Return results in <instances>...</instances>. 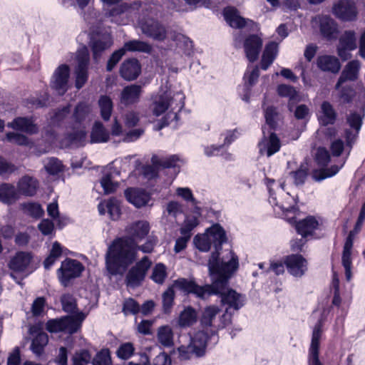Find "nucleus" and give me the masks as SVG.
Segmentation results:
<instances>
[{
  "instance_id": "nucleus-9",
  "label": "nucleus",
  "mask_w": 365,
  "mask_h": 365,
  "mask_svg": "<svg viewBox=\"0 0 365 365\" xmlns=\"http://www.w3.org/2000/svg\"><path fill=\"white\" fill-rule=\"evenodd\" d=\"M284 264L288 273L297 278H300L308 270V262L301 254L295 253L284 257Z\"/></svg>"
},
{
  "instance_id": "nucleus-17",
  "label": "nucleus",
  "mask_w": 365,
  "mask_h": 365,
  "mask_svg": "<svg viewBox=\"0 0 365 365\" xmlns=\"http://www.w3.org/2000/svg\"><path fill=\"white\" fill-rule=\"evenodd\" d=\"M293 225L298 235L302 238H307L314 235L319 223L314 216L308 215L304 219L295 220Z\"/></svg>"
},
{
  "instance_id": "nucleus-29",
  "label": "nucleus",
  "mask_w": 365,
  "mask_h": 365,
  "mask_svg": "<svg viewBox=\"0 0 365 365\" xmlns=\"http://www.w3.org/2000/svg\"><path fill=\"white\" fill-rule=\"evenodd\" d=\"M142 93L140 85L133 84L125 86L122 92L120 100L125 105H132L138 102Z\"/></svg>"
},
{
  "instance_id": "nucleus-2",
  "label": "nucleus",
  "mask_w": 365,
  "mask_h": 365,
  "mask_svg": "<svg viewBox=\"0 0 365 365\" xmlns=\"http://www.w3.org/2000/svg\"><path fill=\"white\" fill-rule=\"evenodd\" d=\"M239 268V264L232 263L226 264L224 268L212 269L214 282L220 280L217 283V292L212 295L218 296L220 298L222 305H227L228 309L232 308L237 311L240 309L246 302V297L238 293L236 290L229 287L230 280Z\"/></svg>"
},
{
  "instance_id": "nucleus-7",
  "label": "nucleus",
  "mask_w": 365,
  "mask_h": 365,
  "mask_svg": "<svg viewBox=\"0 0 365 365\" xmlns=\"http://www.w3.org/2000/svg\"><path fill=\"white\" fill-rule=\"evenodd\" d=\"M152 262L148 256H144L137 262L128 272L125 276L126 284L131 287H136L143 283Z\"/></svg>"
},
{
  "instance_id": "nucleus-8",
  "label": "nucleus",
  "mask_w": 365,
  "mask_h": 365,
  "mask_svg": "<svg viewBox=\"0 0 365 365\" xmlns=\"http://www.w3.org/2000/svg\"><path fill=\"white\" fill-rule=\"evenodd\" d=\"M76 61L75 86L77 89H81L88 79L90 54L87 47L84 46L78 51Z\"/></svg>"
},
{
  "instance_id": "nucleus-22",
  "label": "nucleus",
  "mask_w": 365,
  "mask_h": 365,
  "mask_svg": "<svg viewBox=\"0 0 365 365\" xmlns=\"http://www.w3.org/2000/svg\"><path fill=\"white\" fill-rule=\"evenodd\" d=\"M33 259L31 252L19 251L13 256L8 263L9 269L14 272H24Z\"/></svg>"
},
{
  "instance_id": "nucleus-49",
  "label": "nucleus",
  "mask_w": 365,
  "mask_h": 365,
  "mask_svg": "<svg viewBox=\"0 0 365 365\" xmlns=\"http://www.w3.org/2000/svg\"><path fill=\"white\" fill-rule=\"evenodd\" d=\"M220 309L216 306H209L206 307L201 317V323L206 327L212 326V321L219 313Z\"/></svg>"
},
{
  "instance_id": "nucleus-18",
  "label": "nucleus",
  "mask_w": 365,
  "mask_h": 365,
  "mask_svg": "<svg viewBox=\"0 0 365 365\" xmlns=\"http://www.w3.org/2000/svg\"><path fill=\"white\" fill-rule=\"evenodd\" d=\"M119 73L121 78L125 81H134L141 73V64L135 58H127L121 63Z\"/></svg>"
},
{
  "instance_id": "nucleus-50",
  "label": "nucleus",
  "mask_w": 365,
  "mask_h": 365,
  "mask_svg": "<svg viewBox=\"0 0 365 365\" xmlns=\"http://www.w3.org/2000/svg\"><path fill=\"white\" fill-rule=\"evenodd\" d=\"M167 276L166 266L163 263H158L153 267L150 279L155 283L162 284Z\"/></svg>"
},
{
  "instance_id": "nucleus-10",
  "label": "nucleus",
  "mask_w": 365,
  "mask_h": 365,
  "mask_svg": "<svg viewBox=\"0 0 365 365\" xmlns=\"http://www.w3.org/2000/svg\"><path fill=\"white\" fill-rule=\"evenodd\" d=\"M222 14L228 25L234 29H241L247 25H257L254 21L241 16L238 9L235 6H227L225 7Z\"/></svg>"
},
{
  "instance_id": "nucleus-52",
  "label": "nucleus",
  "mask_w": 365,
  "mask_h": 365,
  "mask_svg": "<svg viewBox=\"0 0 365 365\" xmlns=\"http://www.w3.org/2000/svg\"><path fill=\"white\" fill-rule=\"evenodd\" d=\"M140 305L135 299L128 297L124 300L122 312L125 316L128 314L137 315L140 313Z\"/></svg>"
},
{
  "instance_id": "nucleus-39",
  "label": "nucleus",
  "mask_w": 365,
  "mask_h": 365,
  "mask_svg": "<svg viewBox=\"0 0 365 365\" xmlns=\"http://www.w3.org/2000/svg\"><path fill=\"white\" fill-rule=\"evenodd\" d=\"M264 116L265 123L270 130L275 131L277 128V118L279 116L277 107L274 106H267L264 109Z\"/></svg>"
},
{
  "instance_id": "nucleus-61",
  "label": "nucleus",
  "mask_w": 365,
  "mask_h": 365,
  "mask_svg": "<svg viewBox=\"0 0 365 365\" xmlns=\"http://www.w3.org/2000/svg\"><path fill=\"white\" fill-rule=\"evenodd\" d=\"M339 168L336 165H332L329 168H323L319 170H315L313 177L316 180L320 181L327 178H331L339 172Z\"/></svg>"
},
{
  "instance_id": "nucleus-59",
  "label": "nucleus",
  "mask_w": 365,
  "mask_h": 365,
  "mask_svg": "<svg viewBox=\"0 0 365 365\" xmlns=\"http://www.w3.org/2000/svg\"><path fill=\"white\" fill-rule=\"evenodd\" d=\"M331 160L329 150L324 147H319L315 155V161L319 166L325 167Z\"/></svg>"
},
{
  "instance_id": "nucleus-48",
  "label": "nucleus",
  "mask_w": 365,
  "mask_h": 365,
  "mask_svg": "<svg viewBox=\"0 0 365 365\" xmlns=\"http://www.w3.org/2000/svg\"><path fill=\"white\" fill-rule=\"evenodd\" d=\"M309 175V169L307 166L301 165L296 170L289 173V175L294 180V184L297 186L302 185L305 183Z\"/></svg>"
},
{
  "instance_id": "nucleus-11",
  "label": "nucleus",
  "mask_w": 365,
  "mask_h": 365,
  "mask_svg": "<svg viewBox=\"0 0 365 365\" xmlns=\"http://www.w3.org/2000/svg\"><path fill=\"white\" fill-rule=\"evenodd\" d=\"M262 45V39L257 34H249L245 38L244 51L246 58L250 63H254L258 59Z\"/></svg>"
},
{
  "instance_id": "nucleus-45",
  "label": "nucleus",
  "mask_w": 365,
  "mask_h": 365,
  "mask_svg": "<svg viewBox=\"0 0 365 365\" xmlns=\"http://www.w3.org/2000/svg\"><path fill=\"white\" fill-rule=\"evenodd\" d=\"M21 209L26 215L38 219L44 215V210L38 202H24L21 204Z\"/></svg>"
},
{
  "instance_id": "nucleus-26",
  "label": "nucleus",
  "mask_w": 365,
  "mask_h": 365,
  "mask_svg": "<svg viewBox=\"0 0 365 365\" xmlns=\"http://www.w3.org/2000/svg\"><path fill=\"white\" fill-rule=\"evenodd\" d=\"M317 66L322 71L337 73L341 69V63L334 56L322 55L317 58Z\"/></svg>"
},
{
  "instance_id": "nucleus-42",
  "label": "nucleus",
  "mask_w": 365,
  "mask_h": 365,
  "mask_svg": "<svg viewBox=\"0 0 365 365\" xmlns=\"http://www.w3.org/2000/svg\"><path fill=\"white\" fill-rule=\"evenodd\" d=\"M61 303L65 312L74 314L79 312L76 299L71 294H63L61 297Z\"/></svg>"
},
{
  "instance_id": "nucleus-62",
  "label": "nucleus",
  "mask_w": 365,
  "mask_h": 365,
  "mask_svg": "<svg viewBox=\"0 0 365 365\" xmlns=\"http://www.w3.org/2000/svg\"><path fill=\"white\" fill-rule=\"evenodd\" d=\"M125 49L120 48L115 51L110 56L106 64L107 71H112L118 62L121 60L122 57L125 55Z\"/></svg>"
},
{
  "instance_id": "nucleus-32",
  "label": "nucleus",
  "mask_w": 365,
  "mask_h": 365,
  "mask_svg": "<svg viewBox=\"0 0 365 365\" xmlns=\"http://www.w3.org/2000/svg\"><path fill=\"white\" fill-rule=\"evenodd\" d=\"M19 198L17 191L14 185L3 182L0 185V201L10 205Z\"/></svg>"
},
{
  "instance_id": "nucleus-24",
  "label": "nucleus",
  "mask_w": 365,
  "mask_h": 365,
  "mask_svg": "<svg viewBox=\"0 0 365 365\" xmlns=\"http://www.w3.org/2000/svg\"><path fill=\"white\" fill-rule=\"evenodd\" d=\"M209 336L204 331H197L190 339L189 344L192 346L194 355L197 357H202L205 355Z\"/></svg>"
},
{
  "instance_id": "nucleus-1",
  "label": "nucleus",
  "mask_w": 365,
  "mask_h": 365,
  "mask_svg": "<svg viewBox=\"0 0 365 365\" xmlns=\"http://www.w3.org/2000/svg\"><path fill=\"white\" fill-rule=\"evenodd\" d=\"M158 238L149 236L146 242L138 245L128 237H116L109 245L106 254V268L113 276L122 275L133 264L138 257V251L149 254L153 252Z\"/></svg>"
},
{
  "instance_id": "nucleus-31",
  "label": "nucleus",
  "mask_w": 365,
  "mask_h": 365,
  "mask_svg": "<svg viewBox=\"0 0 365 365\" xmlns=\"http://www.w3.org/2000/svg\"><path fill=\"white\" fill-rule=\"evenodd\" d=\"M91 143H106L109 140L110 135L103 124L100 121H96L91 132Z\"/></svg>"
},
{
  "instance_id": "nucleus-4",
  "label": "nucleus",
  "mask_w": 365,
  "mask_h": 365,
  "mask_svg": "<svg viewBox=\"0 0 365 365\" xmlns=\"http://www.w3.org/2000/svg\"><path fill=\"white\" fill-rule=\"evenodd\" d=\"M210 237L212 238V242L215 247L213 251L208 259L209 265L216 264L218 268H224L226 264L232 263L239 264L238 257L233 254L231 259L228 262H223L220 258V252L222 249V245L227 241V237L224 228L218 223H216L207 229Z\"/></svg>"
},
{
  "instance_id": "nucleus-33",
  "label": "nucleus",
  "mask_w": 365,
  "mask_h": 365,
  "mask_svg": "<svg viewBox=\"0 0 365 365\" xmlns=\"http://www.w3.org/2000/svg\"><path fill=\"white\" fill-rule=\"evenodd\" d=\"M321 110L323 115L319 120L323 125H333L337 118V113L329 101H323L321 104Z\"/></svg>"
},
{
  "instance_id": "nucleus-21",
  "label": "nucleus",
  "mask_w": 365,
  "mask_h": 365,
  "mask_svg": "<svg viewBox=\"0 0 365 365\" xmlns=\"http://www.w3.org/2000/svg\"><path fill=\"white\" fill-rule=\"evenodd\" d=\"M319 19V31L322 36L328 41L336 39L339 29L336 21L327 15L322 16Z\"/></svg>"
},
{
  "instance_id": "nucleus-53",
  "label": "nucleus",
  "mask_w": 365,
  "mask_h": 365,
  "mask_svg": "<svg viewBox=\"0 0 365 365\" xmlns=\"http://www.w3.org/2000/svg\"><path fill=\"white\" fill-rule=\"evenodd\" d=\"M339 43L344 49L354 50L356 48L355 32L351 30L346 31L340 38Z\"/></svg>"
},
{
  "instance_id": "nucleus-57",
  "label": "nucleus",
  "mask_w": 365,
  "mask_h": 365,
  "mask_svg": "<svg viewBox=\"0 0 365 365\" xmlns=\"http://www.w3.org/2000/svg\"><path fill=\"white\" fill-rule=\"evenodd\" d=\"M100 182L103 189L104 193L106 195L114 193L118 186V182H113L112 174L110 173L105 174L101 178Z\"/></svg>"
},
{
  "instance_id": "nucleus-20",
  "label": "nucleus",
  "mask_w": 365,
  "mask_h": 365,
  "mask_svg": "<svg viewBox=\"0 0 365 365\" xmlns=\"http://www.w3.org/2000/svg\"><path fill=\"white\" fill-rule=\"evenodd\" d=\"M150 228V225L147 221L138 220L126 227L125 231L128 235L122 237L130 238L137 243L148 236Z\"/></svg>"
},
{
  "instance_id": "nucleus-63",
  "label": "nucleus",
  "mask_w": 365,
  "mask_h": 365,
  "mask_svg": "<svg viewBox=\"0 0 365 365\" xmlns=\"http://www.w3.org/2000/svg\"><path fill=\"white\" fill-rule=\"evenodd\" d=\"M46 299L44 297H38L33 302L31 312L34 317H39L44 311Z\"/></svg>"
},
{
  "instance_id": "nucleus-56",
  "label": "nucleus",
  "mask_w": 365,
  "mask_h": 365,
  "mask_svg": "<svg viewBox=\"0 0 365 365\" xmlns=\"http://www.w3.org/2000/svg\"><path fill=\"white\" fill-rule=\"evenodd\" d=\"M92 364L93 365H111L112 359L110 350L105 348L97 352L92 360Z\"/></svg>"
},
{
  "instance_id": "nucleus-15",
  "label": "nucleus",
  "mask_w": 365,
  "mask_h": 365,
  "mask_svg": "<svg viewBox=\"0 0 365 365\" xmlns=\"http://www.w3.org/2000/svg\"><path fill=\"white\" fill-rule=\"evenodd\" d=\"M7 126L14 130L30 135L37 134L39 131V128L35 123V118L33 116L16 117L11 122L8 123Z\"/></svg>"
},
{
  "instance_id": "nucleus-16",
  "label": "nucleus",
  "mask_w": 365,
  "mask_h": 365,
  "mask_svg": "<svg viewBox=\"0 0 365 365\" xmlns=\"http://www.w3.org/2000/svg\"><path fill=\"white\" fill-rule=\"evenodd\" d=\"M70 76V68L67 64L60 65L54 71L51 87L61 94L68 90V83Z\"/></svg>"
},
{
  "instance_id": "nucleus-44",
  "label": "nucleus",
  "mask_w": 365,
  "mask_h": 365,
  "mask_svg": "<svg viewBox=\"0 0 365 365\" xmlns=\"http://www.w3.org/2000/svg\"><path fill=\"white\" fill-rule=\"evenodd\" d=\"M259 76V70L257 66H255L251 71H246L244 74V86L245 91L250 92L252 88L257 83Z\"/></svg>"
},
{
  "instance_id": "nucleus-23",
  "label": "nucleus",
  "mask_w": 365,
  "mask_h": 365,
  "mask_svg": "<svg viewBox=\"0 0 365 365\" xmlns=\"http://www.w3.org/2000/svg\"><path fill=\"white\" fill-rule=\"evenodd\" d=\"M98 210L101 215H104L107 212L110 220L114 221L118 220L121 215L120 201L115 197L101 202L98 205Z\"/></svg>"
},
{
  "instance_id": "nucleus-60",
  "label": "nucleus",
  "mask_w": 365,
  "mask_h": 365,
  "mask_svg": "<svg viewBox=\"0 0 365 365\" xmlns=\"http://www.w3.org/2000/svg\"><path fill=\"white\" fill-rule=\"evenodd\" d=\"M6 140L18 145H29L30 140L27 136L22 133L8 132L6 134Z\"/></svg>"
},
{
  "instance_id": "nucleus-6",
  "label": "nucleus",
  "mask_w": 365,
  "mask_h": 365,
  "mask_svg": "<svg viewBox=\"0 0 365 365\" xmlns=\"http://www.w3.org/2000/svg\"><path fill=\"white\" fill-rule=\"evenodd\" d=\"M83 264L77 259L66 258L56 270L58 279L62 286L68 287L71 280L81 277L84 271Z\"/></svg>"
},
{
  "instance_id": "nucleus-43",
  "label": "nucleus",
  "mask_w": 365,
  "mask_h": 365,
  "mask_svg": "<svg viewBox=\"0 0 365 365\" xmlns=\"http://www.w3.org/2000/svg\"><path fill=\"white\" fill-rule=\"evenodd\" d=\"M158 341L165 347L173 345V332L169 326H163L158 331Z\"/></svg>"
},
{
  "instance_id": "nucleus-46",
  "label": "nucleus",
  "mask_w": 365,
  "mask_h": 365,
  "mask_svg": "<svg viewBox=\"0 0 365 365\" xmlns=\"http://www.w3.org/2000/svg\"><path fill=\"white\" fill-rule=\"evenodd\" d=\"M180 160L177 155H171L164 160H161L157 155L151 157V163L159 165L162 168H175L177 167V163Z\"/></svg>"
},
{
  "instance_id": "nucleus-41",
  "label": "nucleus",
  "mask_w": 365,
  "mask_h": 365,
  "mask_svg": "<svg viewBox=\"0 0 365 365\" xmlns=\"http://www.w3.org/2000/svg\"><path fill=\"white\" fill-rule=\"evenodd\" d=\"M98 105L101 109V116L105 121L110 120L113 104L111 98L108 96H101L98 100Z\"/></svg>"
},
{
  "instance_id": "nucleus-35",
  "label": "nucleus",
  "mask_w": 365,
  "mask_h": 365,
  "mask_svg": "<svg viewBox=\"0 0 365 365\" xmlns=\"http://www.w3.org/2000/svg\"><path fill=\"white\" fill-rule=\"evenodd\" d=\"M48 343V336L47 334H40L38 336H34L31 341L30 349L37 356H41L46 346Z\"/></svg>"
},
{
  "instance_id": "nucleus-38",
  "label": "nucleus",
  "mask_w": 365,
  "mask_h": 365,
  "mask_svg": "<svg viewBox=\"0 0 365 365\" xmlns=\"http://www.w3.org/2000/svg\"><path fill=\"white\" fill-rule=\"evenodd\" d=\"M112 45L110 40L92 39L90 41V46L93 53V58L98 61L103 52L108 49Z\"/></svg>"
},
{
  "instance_id": "nucleus-58",
  "label": "nucleus",
  "mask_w": 365,
  "mask_h": 365,
  "mask_svg": "<svg viewBox=\"0 0 365 365\" xmlns=\"http://www.w3.org/2000/svg\"><path fill=\"white\" fill-rule=\"evenodd\" d=\"M134 351L135 347L133 343L125 342L119 346L115 354L119 359L127 360L134 354Z\"/></svg>"
},
{
  "instance_id": "nucleus-27",
  "label": "nucleus",
  "mask_w": 365,
  "mask_h": 365,
  "mask_svg": "<svg viewBox=\"0 0 365 365\" xmlns=\"http://www.w3.org/2000/svg\"><path fill=\"white\" fill-rule=\"evenodd\" d=\"M142 29L146 36L158 41H163L167 37L166 29L158 21L143 24Z\"/></svg>"
},
{
  "instance_id": "nucleus-30",
  "label": "nucleus",
  "mask_w": 365,
  "mask_h": 365,
  "mask_svg": "<svg viewBox=\"0 0 365 365\" xmlns=\"http://www.w3.org/2000/svg\"><path fill=\"white\" fill-rule=\"evenodd\" d=\"M278 44L274 41H270L266 44L262 55L260 67L262 70H267L274 61L277 54Z\"/></svg>"
},
{
  "instance_id": "nucleus-37",
  "label": "nucleus",
  "mask_w": 365,
  "mask_h": 365,
  "mask_svg": "<svg viewBox=\"0 0 365 365\" xmlns=\"http://www.w3.org/2000/svg\"><path fill=\"white\" fill-rule=\"evenodd\" d=\"M174 98L170 97L166 93L159 97L158 101L154 103L153 113L155 116H160L164 113L169 108L170 104L173 103Z\"/></svg>"
},
{
  "instance_id": "nucleus-54",
  "label": "nucleus",
  "mask_w": 365,
  "mask_h": 365,
  "mask_svg": "<svg viewBox=\"0 0 365 365\" xmlns=\"http://www.w3.org/2000/svg\"><path fill=\"white\" fill-rule=\"evenodd\" d=\"M44 168L49 175H56L63 171V165L57 158L51 157L48 158Z\"/></svg>"
},
{
  "instance_id": "nucleus-25",
  "label": "nucleus",
  "mask_w": 365,
  "mask_h": 365,
  "mask_svg": "<svg viewBox=\"0 0 365 365\" xmlns=\"http://www.w3.org/2000/svg\"><path fill=\"white\" fill-rule=\"evenodd\" d=\"M359 62L357 60L349 61L342 71L335 85V89L338 90L341 86L347 81H355L358 77Z\"/></svg>"
},
{
  "instance_id": "nucleus-51",
  "label": "nucleus",
  "mask_w": 365,
  "mask_h": 365,
  "mask_svg": "<svg viewBox=\"0 0 365 365\" xmlns=\"http://www.w3.org/2000/svg\"><path fill=\"white\" fill-rule=\"evenodd\" d=\"M175 291L169 287L163 294V310L165 314H170L174 304Z\"/></svg>"
},
{
  "instance_id": "nucleus-19",
  "label": "nucleus",
  "mask_w": 365,
  "mask_h": 365,
  "mask_svg": "<svg viewBox=\"0 0 365 365\" xmlns=\"http://www.w3.org/2000/svg\"><path fill=\"white\" fill-rule=\"evenodd\" d=\"M124 195L127 201L138 208L145 206L150 200V195L144 189L138 187H128Z\"/></svg>"
},
{
  "instance_id": "nucleus-47",
  "label": "nucleus",
  "mask_w": 365,
  "mask_h": 365,
  "mask_svg": "<svg viewBox=\"0 0 365 365\" xmlns=\"http://www.w3.org/2000/svg\"><path fill=\"white\" fill-rule=\"evenodd\" d=\"M90 113V107L85 102L78 103L74 108L73 118L76 123H83Z\"/></svg>"
},
{
  "instance_id": "nucleus-34",
  "label": "nucleus",
  "mask_w": 365,
  "mask_h": 365,
  "mask_svg": "<svg viewBox=\"0 0 365 365\" xmlns=\"http://www.w3.org/2000/svg\"><path fill=\"white\" fill-rule=\"evenodd\" d=\"M197 319L196 310L191 306L187 307L179 316V324L182 327L192 326Z\"/></svg>"
},
{
  "instance_id": "nucleus-40",
  "label": "nucleus",
  "mask_w": 365,
  "mask_h": 365,
  "mask_svg": "<svg viewBox=\"0 0 365 365\" xmlns=\"http://www.w3.org/2000/svg\"><path fill=\"white\" fill-rule=\"evenodd\" d=\"M353 243V235L351 232L346 237L343 247L341 263L344 267H352L351 250Z\"/></svg>"
},
{
  "instance_id": "nucleus-64",
  "label": "nucleus",
  "mask_w": 365,
  "mask_h": 365,
  "mask_svg": "<svg viewBox=\"0 0 365 365\" xmlns=\"http://www.w3.org/2000/svg\"><path fill=\"white\" fill-rule=\"evenodd\" d=\"M91 359V355L88 350L83 349L77 353L73 358V365H87Z\"/></svg>"
},
{
  "instance_id": "nucleus-5",
  "label": "nucleus",
  "mask_w": 365,
  "mask_h": 365,
  "mask_svg": "<svg viewBox=\"0 0 365 365\" xmlns=\"http://www.w3.org/2000/svg\"><path fill=\"white\" fill-rule=\"evenodd\" d=\"M85 318L86 315L83 312H78L76 314L51 319L46 323V329L50 333L67 332L73 334L81 329Z\"/></svg>"
},
{
  "instance_id": "nucleus-14",
  "label": "nucleus",
  "mask_w": 365,
  "mask_h": 365,
  "mask_svg": "<svg viewBox=\"0 0 365 365\" xmlns=\"http://www.w3.org/2000/svg\"><path fill=\"white\" fill-rule=\"evenodd\" d=\"M265 128L262 126L263 137L258 143L260 153H266L267 157H271L280 150L282 147L281 141L277 135L272 131L268 137L265 135Z\"/></svg>"
},
{
  "instance_id": "nucleus-13",
  "label": "nucleus",
  "mask_w": 365,
  "mask_h": 365,
  "mask_svg": "<svg viewBox=\"0 0 365 365\" xmlns=\"http://www.w3.org/2000/svg\"><path fill=\"white\" fill-rule=\"evenodd\" d=\"M322 334V323L319 321L314 326L309 349V365H323L319 360L320 339Z\"/></svg>"
},
{
  "instance_id": "nucleus-28",
  "label": "nucleus",
  "mask_w": 365,
  "mask_h": 365,
  "mask_svg": "<svg viewBox=\"0 0 365 365\" xmlns=\"http://www.w3.org/2000/svg\"><path fill=\"white\" fill-rule=\"evenodd\" d=\"M38 181L34 177L24 175L17 183L19 192L25 196H34L36 194Z\"/></svg>"
},
{
  "instance_id": "nucleus-55",
  "label": "nucleus",
  "mask_w": 365,
  "mask_h": 365,
  "mask_svg": "<svg viewBox=\"0 0 365 365\" xmlns=\"http://www.w3.org/2000/svg\"><path fill=\"white\" fill-rule=\"evenodd\" d=\"M199 224V220L195 216H190L187 217L180 229V232L183 236H186L187 237H190L191 232L192 230L196 227Z\"/></svg>"
},
{
  "instance_id": "nucleus-36",
  "label": "nucleus",
  "mask_w": 365,
  "mask_h": 365,
  "mask_svg": "<svg viewBox=\"0 0 365 365\" xmlns=\"http://www.w3.org/2000/svg\"><path fill=\"white\" fill-rule=\"evenodd\" d=\"M126 51L130 52H143L150 53L152 51V46L147 42L140 40H130L125 42L122 47Z\"/></svg>"
},
{
  "instance_id": "nucleus-3",
  "label": "nucleus",
  "mask_w": 365,
  "mask_h": 365,
  "mask_svg": "<svg viewBox=\"0 0 365 365\" xmlns=\"http://www.w3.org/2000/svg\"><path fill=\"white\" fill-rule=\"evenodd\" d=\"M209 276L210 277L211 284L200 286L194 280L187 279L186 278H179L174 282L175 286L187 294H192L200 299H205L206 297L212 296V294L217 292V283L220 280L214 282V275L212 274V269H217L216 264L209 265L207 264Z\"/></svg>"
},
{
  "instance_id": "nucleus-12",
  "label": "nucleus",
  "mask_w": 365,
  "mask_h": 365,
  "mask_svg": "<svg viewBox=\"0 0 365 365\" xmlns=\"http://www.w3.org/2000/svg\"><path fill=\"white\" fill-rule=\"evenodd\" d=\"M333 12L336 18L343 21L355 20L357 10L351 0H339L333 7Z\"/></svg>"
}]
</instances>
